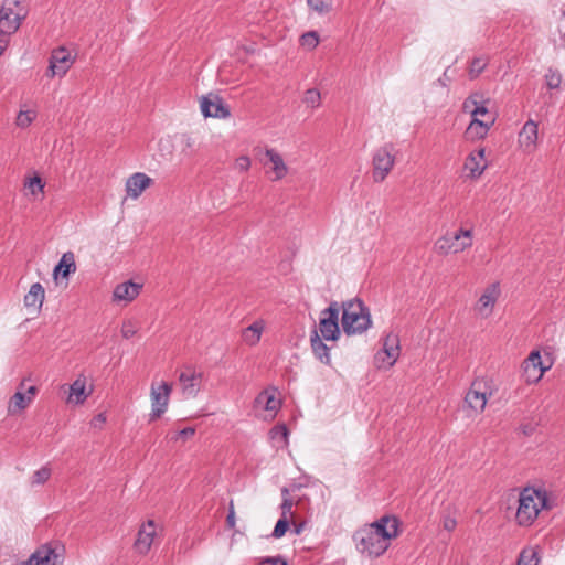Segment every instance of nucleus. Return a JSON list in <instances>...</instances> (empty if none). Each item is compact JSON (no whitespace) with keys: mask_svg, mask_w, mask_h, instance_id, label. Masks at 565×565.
I'll return each mask as SVG.
<instances>
[{"mask_svg":"<svg viewBox=\"0 0 565 565\" xmlns=\"http://www.w3.org/2000/svg\"><path fill=\"white\" fill-rule=\"evenodd\" d=\"M89 394L90 392L86 391V379L84 376H78L70 385L66 402L73 405H81L87 399Z\"/></svg>","mask_w":565,"mask_h":565,"instance_id":"4be33fe9","label":"nucleus"},{"mask_svg":"<svg viewBox=\"0 0 565 565\" xmlns=\"http://www.w3.org/2000/svg\"><path fill=\"white\" fill-rule=\"evenodd\" d=\"M545 82L550 89H556L561 86L562 75L557 70L548 68L545 74Z\"/></svg>","mask_w":565,"mask_h":565,"instance_id":"e433bc0d","label":"nucleus"},{"mask_svg":"<svg viewBox=\"0 0 565 565\" xmlns=\"http://www.w3.org/2000/svg\"><path fill=\"white\" fill-rule=\"evenodd\" d=\"M106 415L105 413H99L97 414L90 422V426L93 428H97V429H100L103 427V425L106 423Z\"/></svg>","mask_w":565,"mask_h":565,"instance_id":"603ef678","label":"nucleus"},{"mask_svg":"<svg viewBox=\"0 0 565 565\" xmlns=\"http://www.w3.org/2000/svg\"><path fill=\"white\" fill-rule=\"evenodd\" d=\"M195 434V429L193 427H186L182 430H180L177 436L174 437L175 440L178 439H182V440H188L189 438H191L193 435Z\"/></svg>","mask_w":565,"mask_h":565,"instance_id":"3c124183","label":"nucleus"},{"mask_svg":"<svg viewBox=\"0 0 565 565\" xmlns=\"http://www.w3.org/2000/svg\"><path fill=\"white\" fill-rule=\"evenodd\" d=\"M288 527H289V519L285 518V516H281L278 520V522L276 523L271 535L274 537H276V539H279V537L285 535V533L287 532Z\"/></svg>","mask_w":565,"mask_h":565,"instance_id":"37998d69","label":"nucleus"},{"mask_svg":"<svg viewBox=\"0 0 565 565\" xmlns=\"http://www.w3.org/2000/svg\"><path fill=\"white\" fill-rule=\"evenodd\" d=\"M153 180L143 172H136L131 174L125 184L127 196L137 200L142 192L151 186Z\"/></svg>","mask_w":565,"mask_h":565,"instance_id":"6ab92c4d","label":"nucleus"},{"mask_svg":"<svg viewBox=\"0 0 565 565\" xmlns=\"http://www.w3.org/2000/svg\"><path fill=\"white\" fill-rule=\"evenodd\" d=\"M558 32H559V43L558 46L565 47V24L558 25Z\"/></svg>","mask_w":565,"mask_h":565,"instance_id":"6e6d98bb","label":"nucleus"},{"mask_svg":"<svg viewBox=\"0 0 565 565\" xmlns=\"http://www.w3.org/2000/svg\"><path fill=\"white\" fill-rule=\"evenodd\" d=\"M494 124V118L489 120H481L479 118H472L470 125L466 130V136L469 139H482L487 136L490 127Z\"/></svg>","mask_w":565,"mask_h":565,"instance_id":"cd10ccee","label":"nucleus"},{"mask_svg":"<svg viewBox=\"0 0 565 565\" xmlns=\"http://www.w3.org/2000/svg\"><path fill=\"white\" fill-rule=\"evenodd\" d=\"M12 33L10 32H2L0 30V56L4 53L6 49L8 47L10 43V36Z\"/></svg>","mask_w":565,"mask_h":565,"instance_id":"de8ad7c7","label":"nucleus"},{"mask_svg":"<svg viewBox=\"0 0 565 565\" xmlns=\"http://www.w3.org/2000/svg\"><path fill=\"white\" fill-rule=\"evenodd\" d=\"M395 164V151L392 145H384L374 150L372 156V179L376 183L383 182Z\"/></svg>","mask_w":565,"mask_h":565,"instance_id":"39448f33","label":"nucleus"},{"mask_svg":"<svg viewBox=\"0 0 565 565\" xmlns=\"http://www.w3.org/2000/svg\"><path fill=\"white\" fill-rule=\"evenodd\" d=\"M45 298V290L40 282L31 285L29 292L24 296V306L33 312H39Z\"/></svg>","mask_w":565,"mask_h":565,"instance_id":"b1692460","label":"nucleus"},{"mask_svg":"<svg viewBox=\"0 0 565 565\" xmlns=\"http://www.w3.org/2000/svg\"><path fill=\"white\" fill-rule=\"evenodd\" d=\"M292 501L288 498H285L281 503V516L288 518V515L292 516Z\"/></svg>","mask_w":565,"mask_h":565,"instance_id":"8fccbe9b","label":"nucleus"},{"mask_svg":"<svg viewBox=\"0 0 565 565\" xmlns=\"http://www.w3.org/2000/svg\"><path fill=\"white\" fill-rule=\"evenodd\" d=\"M259 565H287V562L281 556H275L262 559Z\"/></svg>","mask_w":565,"mask_h":565,"instance_id":"09e8293b","label":"nucleus"},{"mask_svg":"<svg viewBox=\"0 0 565 565\" xmlns=\"http://www.w3.org/2000/svg\"><path fill=\"white\" fill-rule=\"evenodd\" d=\"M399 522L395 516H382L353 534L356 550L366 556L377 557L390 546L391 540L398 535Z\"/></svg>","mask_w":565,"mask_h":565,"instance_id":"f257e3e1","label":"nucleus"},{"mask_svg":"<svg viewBox=\"0 0 565 565\" xmlns=\"http://www.w3.org/2000/svg\"><path fill=\"white\" fill-rule=\"evenodd\" d=\"M307 4L319 14H326L331 11V3L324 0H307Z\"/></svg>","mask_w":565,"mask_h":565,"instance_id":"ea45409f","label":"nucleus"},{"mask_svg":"<svg viewBox=\"0 0 565 565\" xmlns=\"http://www.w3.org/2000/svg\"><path fill=\"white\" fill-rule=\"evenodd\" d=\"M250 159L247 156H241L235 161V169L239 171H247L250 168Z\"/></svg>","mask_w":565,"mask_h":565,"instance_id":"49530a36","label":"nucleus"},{"mask_svg":"<svg viewBox=\"0 0 565 565\" xmlns=\"http://www.w3.org/2000/svg\"><path fill=\"white\" fill-rule=\"evenodd\" d=\"M281 402L278 398L277 391L275 388H267L260 392L254 402L255 408L263 409L268 413V417L274 418L278 409L280 408Z\"/></svg>","mask_w":565,"mask_h":565,"instance_id":"f3484780","label":"nucleus"},{"mask_svg":"<svg viewBox=\"0 0 565 565\" xmlns=\"http://www.w3.org/2000/svg\"><path fill=\"white\" fill-rule=\"evenodd\" d=\"M73 64L70 52L64 47L54 50L50 57V65L46 76L53 78L55 76H64Z\"/></svg>","mask_w":565,"mask_h":565,"instance_id":"4468645a","label":"nucleus"},{"mask_svg":"<svg viewBox=\"0 0 565 565\" xmlns=\"http://www.w3.org/2000/svg\"><path fill=\"white\" fill-rule=\"evenodd\" d=\"M303 103L311 108H318L321 103L320 92L316 88L307 89L303 97Z\"/></svg>","mask_w":565,"mask_h":565,"instance_id":"c9c22d12","label":"nucleus"},{"mask_svg":"<svg viewBox=\"0 0 565 565\" xmlns=\"http://www.w3.org/2000/svg\"><path fill=\"white\" fill-rule=\"evenodd\" d=\"M457 525V521L455 518H451L449 515L445 516L444 520H443V527L450 532L452 531Z\"/></svg>","mask_w":565,"mask_h":565,"instance_id":"864d4df0","label":"nucleus"},{"mask_svg":"<svg viewBox=\"0 0 565 565\" xmlns=\"http://www.w3.org/2000/svg\"><path fill=\"white\" fill-rule=\"evenodd\" d=\"M324 340L319 335L317 329H313L310 335V344L315 356L324 364H330L331 358L329 348L323 342Z\"/></svg>","mask_w":565,"mask_h":565,"instance_id":"bb28decb","label":"nucleus"},{"mask_svg":"<svg viewBox=\"0 0 565 565\" xmlns=\"http://www.w3.org/2000/svg\"><path fill=\"white\" fill-rule=\"evenodd\" d=\"M265 168V174L270 181L277 182L285 179L289 173V167L284 157L274 148H266L264 159L262 160Z\"/></svg>","mask_w":565,"mask_h":565,"instance_id":"1a4fd4ad","label":"nucleus"},{"mask_svg":"<svg viewBox=\"0 0 565 565\" xmlns=\"http://www.w3.org/2000/svg\"><path fill=\"white\" fill-rule=\"evenodd\" d=\"M26 393H28V395L20 391L14 393V395L11 397L9 405H8V412L10 414H15L18 412L25 409L33 401V398L36 394V387L30 386L28 388Z\"/></svg>","mask_w":565,"mask_h":565,"instance_id":"5701e85b","label":"nucleus"},{"mask_svg":"<svg viewBox=\"0 0 565 565\" xmlns=\"http://www.w3.org/2000/svg\"><path fill=\"white\" fill-rule=\"evenodd\" d=\"M15 565H63V555L57 548L44 544L36 548L26 561Z\"/></svg>","mask_w":565,"mask_h":565,"instance_id":"9b49d317","label":"nucleus"},{"mask_svg":"<svg viewBox=\"0 0 565 565\" xmlns=\"http://www.w3.org/2000/svg\"><path fill=\"white\" fill-rule=\"evenodd\" d=\"M270 437L275 440H280L281 443H287L288 438V429L286 426H276L270 430Z\"/></svg>","mask_w":565,"mask_h":565,"instance_id":"a18cd8bd","label":"nucleus"},{"mask_svg":"<svg viewBox=\"0 0 565 565\" xmlns=\"http://www.w3.org/2000/svg\"><path fill=\"white\" fill-rule=\"evenodd\" d=\"M399 355V344L396 334L386 335L383 348L374 356V364L377 369H390L394 365Z\"/></svg>","mask_w":565,"mask_h":565,"instance_id":"9d476101","label":"nucleus"},{"mask_svg":"<svg viewBox=\"0 0 565 565\" xmlns=\"http://www.w3.org/2000/svg\"><path fill=\"white\" fill-rule=\"evenodd\" d=\"M26 15L28 9L20 0H3L0 8V30L14 34Z\"/></svg>","mask_w":565,"mask_h":565,"instance_id":"20e7f679","label":"nucleus"},{"mask_svg":"<svg viewBox=\"0 0 565 565\" xmlns=\"http://www.w3.org/2000/svg\"><path fill=\"white\" fill-rule=\"evenodd\" d=\"M142 286L132 281H125L117 285L113 292V300L130 302L140 294Z\"/></svg>","mask_w":565,"mask_h":565,"instance_id":"412c9836","label":"nucleus"},{"mask_svg":"<svg viewBox=\"0 0 565 565\" xmlns=\"http://www.w3.org/2000/svg\"><path fill=\"white\" fill-rule=\"evenodd\" d=\"M200 109L202 115L218 119H225L231 116L228 106L224 103L223 98L217 94H207L200 98Z\"/></svg>","mask_w":565,"mask_h":565,"instance_id":"f8f14e48","label":"nucleus"},{"mask_svg":"<svg viewBox=\"0 0 565 565\" xmlns=\"http://www.w3.org/2000/svg\"><path fill=\"white\" fill-rule=\"evenodd\" d=\"M157 529L158 526L152 520L141 524L134 544L138 554L146 555L150 551L157 536Z\"/></svg>","mask_w":565,"mask_h":565,"instance_id":"dca6fc26","label":"nucleus"},{"mask_svg":"<svg viewBox=\"0 0 565 565\" xmlns=\"http://www.w3.org/2000/svg\"><path fill=\"white\" fill-rule=\"evenodd\" d=\"M484 149H479L476 152H471L467 158L465 163L466 169L470 171V175L472 178H478L482 174L486 169V163L483 162Z\"/></svg>","mask_w":565,"mask_h":565,"instance_id":"c756f323","label":"nucleus"},{"mask_svg":"<svg viewBox=\"0 0 565 565\" xmlns=\"http://www.w3.org/2000/svg\"><path fill=\"white\" fill-rule=\"evenodd\" d=\"M339 312L340 306L337 301H332L321 311L317 331L323 340L335 341L340 337Z\"/></svg>","mask_w":565,"mask_h":565,"instance_id":"423d86ee","label":"nucleus"},{"mask_svg":"<svg viewBox=\"0 0 565 565\" xmlns=\"http://www.w3.org/2000/svg\"><path fill=\"white\" fill-rule=\"evenodd\" d=\"M175 150L181 158H190L195 153V140L188 134L174 136Z\"/></svg>","mask_w":565,"mask_h":565,"instance_id":"7c9ffc66","label":"nucleus"},{"mask_svg":"<svg viewBox=\"0 0 565 565\" xmlns=\"http://www.w3.org/2000/svg\"><path fill=\"white\" fill-rule=\"evenodd\" d=\"M77 269L75 255L73 252H66L62 255L58 264L55 266L53 270L54 279H57L60 276L62 278H67L71 274L75 273Z\"/></svg>","mask_w":565,"mask_h":565,"instance_id":"393cba45","label":"nucleus"},{"mask_svg":"<svg viewBox=\"0 0 565 565\" xmlns=\"http://www.w3.org/2000/svg\"><path fill=\"white\" fill-rule=\"evenodd\" d=\"M226 523H227V526L231 529H233L235 526V512H234V509L232 505H231V509L226 516Z\"/></svg>","mask_w":565,"mask_h":565,"instance_id":"5fc2aeb1","label":"nucleus"},{"mask_svg":"<svg viewBox=\"0 0 565 565\" xmlns=\"http://www.w3.org/2000/svg\"><path fill=\"white\" fill-rule=\"evenodd\" d=\"M265 326L266 323L263 319H257L252 324L243 329V342L249 347L256 345L260 341L262 334L265 330Z\"/></svg>","mask_w":565,"mask_h":565,"instance_id":"a878e982","label":"nucleus"},{"mask_svg":"<svg viewBox=\"0 0 565 565\" xmlns=\"http://www.w3.org/2000/svg\"><path fill=\"white\" fill-rule=\"evenodd\" d=\"M539 558L536 556V553L533 551H523L520 554L518 565H537Z\"/></svg>","mask_w":565,"mask_h":565,"instance_id":"c03bdc74","label":"nucleus"},{"mask_svg":"<svg viewBox=\"0 0 565 565\" xmlns=\"http://www.w3.org/2000/svg\"><path fill=\"white\" fill-rule=\"evenodd\" d=\"M319 44V35L316 31H309L300 36V45L307 50H313Z\"/></svg>","mask_w":565,"mask_h":565,"instance_id":"f704fd0d","label":"nucleus"},{"mask_svg":"<svg viewBox=\"0 0 565 565\" xmlns=\"http://www.w3.org/2000/svg\"><path fill=\"white\" fill-rule=\"evenodd\" d=\"M202 381L203 373L201 371H196L191 367H188L186 370L182 371L179 375V383L181 386L183 397H196L199 392L201 391Z\"/></svg>","mask_w":565,"mask_h":565,"instance_id":"ddd939ff","label":"nucleus"},{"mask_svg":"<svg viewBox=\"0 0 565 565\" xmlns=\"http://www.w3.org/2000/svg\"><path fill=\"white\" fill-rule=\"evenodd\" d=\"M159 151L162 157L164 158H171L173 156V152L175 150V139L174 136H167L159 140L158 143Z\"/></svg>","mask_w":565,"mask_h":565,"instance_id":"72a5a7b5","label":"nucleus"},{"mask_svg":"<svg viewBox=\"0 0 565 565\" xmlns=\"http://www.w3.org/2000/svg\"><path fill=\"white\" fill-rule=\"evenodd\" d=\"M472 245V231L460 228L437 241L435 247L441 254H457Z\"/></svg>","mask_w":565,"mask_h":565,"instance_id":"6e6552de","label":"nucleus"},{"mask_svg":"<svg viewBox=\"0 0 565 565\" xmlns=\"http://www.w3.org/2000/svg\"><path fill=\"white\" fill-rule=\"evenodd\" d=\"M518 510L515 513L516 523L521 526L531 525L542 509H548L545 491L534 488H524L518 498Z\"/></svg>","mask_w":565,"mask_h":565,"instance_id":"f03ea898","label":"nucleus"},{"mask_svg":"<svg viewBox=\"0 0 565 565\" xmlns=\"http://www.w3.org/2000/svg\"><path fill=\"white\" fill-rule=\"evenodd\" d=\"M487 66L486 60L481 57H475L471 61L470 68H469V75L471 78H475L479 76V74L484 70Z\"/></svg>","mask_w":565,"mask_h":565,"instance_id":"79ce46f5","label":"nucleus"},{"mask_svg":"<svg viewBox=\"0 0 565 565\" xmlns=\"http://www.w3.org/2000/svg\"><path fill=\"white\" fill-rule=\"evenodd\" d=\"M300 531H301V527H300V526H298V527L296 529V533H297V534H299V533H300Z\"/></svg>","mask_w":565,"mask_h":565,"instance_id":"4d7b16f0","label":"nucleus"},{"mask_svg":"<svg viewBox=\"0 0 565 565\" xmlns=\"http://www.w3.org/2000/svg\"><path fill=\"white\" fill-rule=\"evenodd\" d=\"M537 140V125L527 120L519 134V142L526 149L534 148Z\"/></svg>","mask_w":565,"mask_h":565,"instance_id":"c85d7f7f","label":"nucleus"},{"mask_svg":"<svg viewBox=\"0 0 565 565\" xmlns=\"http://www.w3.org/2000/svg\"><path fill=\"white\" fill-rule=\"evenodd\" d=\"M463 109L469 111L472 118H478V116L488 115V108L484 105H479L476 99L469 97L463 103Z\"/></svg>","mask_w":565,"mask_h":565,"instance_id":"473e14b6","label":"nucleus"},{"mask_svg":"<svg viewBox=\"0 0 565 565\" xmlns=\"http://www.w3.org/2000/svg\"><path fill=\"white\" fill-rule=\"evenodd\" d=\"M486 383L483 381L472 382L469 391L465 396V405L473 413H481L487 404Z\"/></svg>","mask_w":565,"mask_h":565,"instance_id":"2eb2a0df","label":"nucleus"},{"mask_svg":"<svg viewBox=\"0 0 565 565\" xmlns=\"http://www.w3.org/2000/svg\"><path fill=\"white\" fill-rule=\"evenodd\" d=\"M120 332L125 339L132 338L138 332L137 322L131 319L125 320L122 322Z\"/></svg>","mask_w":565,"mask_h":565,"instance_id":"a19ab883","label":"nucleus"},{"mask_svg":"<svg viewBox=\"0 0 565 565\" xmlns=\"http://www.w3.org/2000/svg\"><path fill=\"white\" fill-rule=\"evenodd\" d=\"M38 111L33 108H29L25 104L21 105L20 110L15 117V126L20 129L29 128L32 122L36 119Z\"/></svg>","mask_w":565,"mask_h":565,"instance_id":"2f4dec72","label":"nucleus"},{"mask_svg":"<svg viewBox=\"0 0 565 565\" xmlns=\"http://www.w3.org/2000/svg\"><path fill=\"white\" fill-rule=\"evenodd\" d=\"M51 476V469L47 467H42L41 469L36 470L32 475L31 484L32 486H40L45 483Z\"/></svg>","mask_w":565,"mask_h":565,"instance_id":"58836bf2","label":"nucleus"},{"mask_svg":"<svg viewBox=\"0 0 565 565\" xmlns=\"http://www.w3.org/2000/svg\"><path fill=\"white\" fill-rule=\"evenodd\" d=\"M523 374L527 383L537 382L547 367L542 365V358L539 351H533L522 364Z\"/></svg>","mask_w":565,"mask_h":565,"instance_id":"a211bd4d","label":"nucleus"},{"mask_svg":"<svg viewBox=\"0 0 565 565\" xmlns=\"http://www.w3.org/2000/svg\"><path fill=\"white\" fill-rule=\"evenodd\" d=\"M172 384L166 381H153L150 386L151 412L150 420L160 418L168 409Z\"/></svg>","mask_w":565,"mask_h":565,"instance_id":"0eeeda50","label":"nucleus"},{"mask_svg":"<svg viewBox=\"0 0 565 565\" xmlns=\"http://www.w3.org/2000/svg\"><path fill=\"white\" fill-rule=\"evenodd\" d=\"M499 284L494 282L487 287L477 302V311L484 317L489 316L499 297Z\"/></svg>","mask_w":565,"mask_h":565,"instance_id":"aec40b11","label":"nucleus"},{"mask_svg":"<svg viewBox=\"0 0 565 565\" xmlns=\"http://www.w3.org/2000/svg\"><path fill=\"white\" fill-rule=\"evenodd\" d=\"M24 188L28 189L31 194L36 195L38 193L43 192L44 183L39 175H34L25 180Z\"/></svg>","mask_w":565,"mask_h":565,"instance_id":"4c0bfd02","label":"nucleus"},{"mask_svg":"<svg viewBox=\"0 0 565 565\" xmlns=\"http://www.w3.org/2000/svg\"><path fill=\"white\" fill-rule=\"evenodd\" d=\"M341 309V326L345 334H361L371 327V315L362 300L354 298L344 301Z\"/></svg>","mask_w":565,"mask_h":565,"instance_id":"7ed1b4c3","label":"nucleus"}]
</instances>
